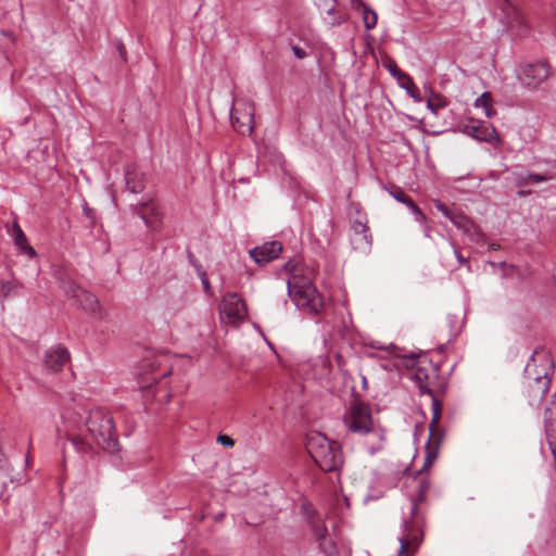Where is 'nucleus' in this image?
<instances>
[{
	"label": "nucleus",
	"mask_w": 556,
	"mask_h": 556,
	"mask_svg": "<svg viewBox=\"0 0 556 556\" xmlns=\"http://www.w3.org/2000/svg\"><path fill=\"white\" fill-rule=\"evenodd\" d=\"M65 431L68 439L78 452L86 453L88 445L74 435V431L86 427L93 442L103 450H114L117 441L113 417L104 408H94L87 412L84 408H67L62 414Z\"/></svg>",
	"instance_id": "nucleus-1"
},
{
	"label": "nucleus",
	"mask_w": 556,
	"mask_h": 556,
	"mask_svg": "<svg viewBox=\"0 0 556 556\" xmlns=\"http://www.w3.org/2000/svg\"><path fill=\"white\" fill-rule=\"evenodd\" d=\"M429 468H427V470ZM422 471H426V469L421 468L418 471V477L412 479L415 490V493L410 495L412 516L410 520H404L403 522V533L399 538L400 549L397 556H414L422 542L424 532L421 522L418 519V505L426 501L427 493L430 489V481L426 477L420 476Z\"/></svg>",
	"instance_id": "nucleus-2"
},
{
	"label": "nucleus",
	"mask_w": 556,
	"mask_h": 556,
	"mask_svg": "<svg viewBox=\"0 0 556 556\" xmlns=\"http://www.w3.org/2000/svg\"><path fill=\"white\" fill-rule=\"evenodd\" d=\"M343 424L350 433L365 438V445L370 454L382 450L386 432L376 424L369 405L353 402L343 415Z\"/></svg>",
	"instance_id": "nucleus-3"
},
{
	"label": "nucleus",
	"mask_w": 556,
	"mask_h": 556,
	"mask_svg": "<svg viewBox=\"0 0 556 556\" xmlns=\"http://www.w3.org/2000/svg\"><path fill=\"white\" fill-rule=\"evenodd\" d=\"M306 448L316 465L324 471H337L343 464L339 443L319 432L307 435Z\"/></svg>",
	"instance_id": "nucleus-4"
},
{
	"label": "nucleus",
	"mask_w": 556,
	"mask_h": 556,
	"mask_svg": "<svg viewBox=\"0 0 556 556\" xmlns=\"http://www.w3.org/2000/svg\"><path fill=\"white\" fill-rule=\"evenodd\" d=\"M288 294L294 305L309 314H319L324 307V301L315 286L305 277L293 274L287 280Z\"/></svg>",
	"instance_id": "nucleus-5"
},
{
	"label": "nucleus",
	"mask_w": 556,
	"mask_h": 556,
	"mask_svg": "<svg viewBox=\"0 0 556 556\" xmlns=\"http://www.w3.org/2000/svg\"><path fill=\"white\" fill-rule=\"evenodd\" d=\"M410 377L421 393L432 394V388L439 379V367L427 355L413 359Z\"/></svg>",
	"instance_id": "nucleus-6"
},
{
	"label": "nucleus",
	"mask_w": 556,
	"mask_h": 556,
	"mask_svg": "<svg viewBox=\"0 0 556 556\" xmlns=\"http://www.w3.org/2000/svg\"><path fill=\"white\" fill-rule=\"evenodd\" d=\"M441 419V404L432 397V418L429 425V440L426 445V455L422 464V469L430 468L435 462L439 453V443L443 438V433L438 424Z\"/></svg>",
	"instance_id": "nucleus-7"
},
{
	"label": "nucleus",
	"mask_w": 556,
	"mask_h": 556,
	"mask_svg": "<svg viewBox=\"0 0 556 556\" xmlns=\"http://www.w3.org/2000/svg\"><path fill=\"white\" fill-rule=\"evenodd\" d=\"M554 363L551 355L544 350H535L526 364L523 378L531 380H551Z\"/></svg>",
	"instance_id": "nucleus-8"
},
{
	"label": "nucleus",
	"mask_w": 556,
	"mask_h": 556,
	"mask_svg": "<svg viewBox=\"0 0 556 556\" xmlns=\"http://www.w3.org/2000/svg\"><path fill=\"white\" fill-rule=\"evenodd\" d=\"M500 10V20L511 36L522 38L529 34L528 23L511 2L503 0Z\"/></svg>",
	"instance_id": "nucleus-9"
},
{
	"label": "nucleus",
	"mask_w": 556,
	"mask_h": 556,
	"mask_svg": "<svg viewBox=\"0 0 556 556\" xmlns=\"http://www.w3.org/2000/svg\"><path fill=\"white\" fill-rule=\"evenodd\" d=\"M219 313L223 319L233 325L242 323L248 316L245 303L236 292L224 295Z\"/></svg>",
	"instance_id": "nucleus-10"
},
{
	"label": "nucleus",
	"mask_w": 556,
	"mask_h": 556,
	"mask_svg": "<svg viewBox=\"0 0 556 556\" xmlns=\"http://www.w3.org/2000/svg\"><path fill=\"white\" fill-rule=\"evenodd\" d=\"M311 531L318 543V549L324 556H340L339 549L332 536L329 534L325 522L315 516L309 518Z\"/></svg>",
	"instance_id": "nucleus-11"
},
{
	"label": "nucleus",
	"mask_w": 556,
	"mask_h": 556,
	"mask_svg": "<svg viewBox=\"0 0 556 556\" xmlns=\"http://www.w3.org/2000/svg\"><path fill=\"white\" fill-rule=\"evenodd\" d=\"M549 74V66L546 62H536L520 66L518 78L528 87L535 88L545 81Z\"/></svg>",
	"instance_id": "nucleus-12"
},
{
	"label": "nucleus",
	"mask_w": 556,
	"mask_h": 556,
	"mask_svg": "<svg viewBox=\"0 0 556 556\" xmlns=\"http://www.w3.org/2000/svg\"><path fill=\"white\" fill-rule=\"evenodd\" d=\"M61 288L63 289L66 295L75 299L76 303L79 304L84 311L91 314H96L99 312V302L97 298L90 292L81 289L79 286L71 281L63 282Z\"/></svg>",
	"instance_id": "nucleus-13"
},
{
	"label": "nucleus",
	"mask_w": 556,
	"mask_h": 556,
	"mask_svg": "<svg viewBox=\"0 0 556 556\" xmlns=\"http://www.w3.org/2000/svg\"><path fill=\"white\" fill-rule=\"evenodd\" d=\"M350 240L353 249L362 253H368L372 245V237L365 222L355 219L351 224Z\"/></svg>",
	"instance_id": "nucleus-14"
},
{
	"label": "nucleus",
	"mask_w": 556,
	"mask_h": 556,
	"mask_svg": "<svg viewBox=\"0 0 556 556\" xmlns=\"http://www.w3.org/2000/svg\"><path fill=\"white\" fill-rule=\"evenodd\" d=\"M232 127L242 135H251L254 129V108L245 103L244 109H232L230 111Z\"/></svg>",
	"instance_id": "nucleus-15"
},
{
	"label": "nucleus",
	"mask_w": 556,
	"mask_h": 556,
	"mask_svg": "<svg viewBox=\"0 0 556 556\" xmlns=\"http://www.w3.org/2000/svg\"><path fill=\"white\" fill-rule=\"evenodd\" d=\"M463 131L466 135L484 142H493L498 138L495 127L484 121L471 119L463 126Z\"/></svg>",
	"instance_id": "nucleus-16"
},
{
	"label": "nucleus",
	"mask_w": 556,
	"mask_h": 556,
	"mask_svg": "<svg viewBox=\"0 0 556 556\" xmlns=\"http://www.w3.org/2000/svg\"><path fill=\"white\" fill-rule=\"evenodd\" d=\"M136 213L140 216V218L150 230H160L162 224V213L155 202L148 201L138 204L136 207Z\"/></svg>",
	"instance_id": "nucleus-17"
},
{
	"label": "nucleus",
	"mask_w": 556,
	"mask_h": 556,
	"mask_svg": "<svg viewBox=\"0 0 556 556\" xmlns=\"http://www.w3.org/2000/svg\"><path fill=\"white\" fill-rule=\"evenodd\" d=\"M282 251L278 241L265 242L250 250L249 254L255 263L263 265L276 260Z\"/></svg>",
	"instance_id": "nucleus-18"
},
{
	"label": "nucleus",
	"mask_w": 556,
	"mask_h": 556,
	"mask_svg": "<svg viewBox=\"0 0 556 556\" xmlns=\"http://www.w3.org/2000/svg\"><path fill=\"white\" fill-rule=\"evenodd\" d=\"M451 222L463 231L472 242L484 243L485 236L478 225L464 214L453 215Z\"/></svg>",
	"instance_id": "nucleus-19"
},
{
	"label": "nucleus",
	"mask_w": 556,
	"mask_h": 556,
	"mask_svg": "<svg viewBox=\"0 0 556 556\" xmlns=\"http://www.w3.org/2000/svg\"><path fill=\"white\" fill-rule=\"evenodd\" d=\"M551 380H531L523 378V392L530 405H539L549 389Z\"/></svg>",
	"instance_id": "nucleus-20"
},
{
	"label": "nucleus",
	"mask_w": 556,
	"mask_h": 556,
	"mask_svg": "<svg viewBox=\"0 0 556 556\" xmlns=\"http://www.w3.org/2000/svg\"><path fill=\"white\" fill-rule=\"evenodd\" d=\"M70 361V352L63 346H56L46 353L45 366L48 370L56 372Z\"/></svg>",
	"instance_id": "nucleus-21"
},
{
	"label": "nucleus",
	"mask_w": 556,
	"mask_h": 556,
	"mask_svg": "<svg viewBox=\"0 0 556 556\" xmlns=\"http://www.w3.org/2000/svg\"><path fill=\"white\" fill-rule=\"evenodd\" d=\"M544 420L548 445L556 459V402L546 407Z\"/></svg>",
	"instance_id": "nucleus-22"
},
{
	"label": "nucleus",
	"mask_w": 556,
	"mask_h": 556,
	"mask_svg": "<svg viewBox=\"0 0 556 556\" xmlns=\"http://www.w3.org/2000/svg\"><path fill=\"white\" fill-rule=\"evenodd\" d=\"M125 182L128 191L139 193L144 189V175L136 165H129L125 170Z\"/></svg>",
	"instance_id": "nucleus-23"
},
{
	"label": "nucleus",
	"mask_w": 556,
	"mask_h": 556,
	"mask_svg": "<svg viewBox=\"0 0 556 556\" xmlns=\"http://www.w3.org/2000/svg\"><path fill=\"white\" fill-rule=\"evenodd\" d=\"M14 244L18 248L20 252L27 254L29 257L36 255V251L28 244L27 238L17 223H14L9 230Z\"/></svg>",
	"instance_id": "nucleus-24"
},
{
	"label": "nucleus",
	"mask_w": 556,
	"mask_h": 556,
	"mask_svg": "<svg viewBox=\"0 0 556 556\" xmlns=\"http://www.w3.org/2000/svg\"><path fill=\"white\" fill-rule=\"evenodd\" d=\"M352 5L354 9H361L363 15V22L366 29H372L377 25L378 16L376 11L370 9L362 0H353Z\"/></svg>",
	"instance_id": "nucleus-25"
},
{
	"label": "nucleus",
	"mask_w": 556,
	"mask_h": 556,
	"mask_svg": "<svg viewBox=\"0 0 556 556\" xmlns=\"http://www.w3.org/2000/svg\"><path fill=\"white\" fill-rule=\"evenodd\" d=\"M151 367V377L144 378L143 375H141V380L139 383L141 384V388L150 387L153 383H156L159 380L169 376L172 374V369H165L161 372L155 371V365L153 363L150 364Z\"/></svg>",
	"instance_id": "nucleus-26"
},
{
	"label": "nucleus",
	"mask_w": 556,
	"mask_h": 556,
	"mask_svg": "<svg viewBox=\"0 0 556 556\" xmlns=\"http://www.w3.org/2000/svg\"><path fill=\"white\" fill-rule=\"evenodd\" d=\"M475 106L483 109L485 116L489 118L493 117L496 113L492 106V97L489 92H483L478 97L475 101Z\"/></svg>",
	"instance_id": "nucleus-27"
},
{
	"label": "nucleus",
	"mask_w": 556,
	"mask_h": 556,
	"mask_svg": "<svg viewBox=\"0 0 556 556\" xmlns=\"http://www.w3.org/2000/svg\"><path fill=\"white\" fill-rule=\"evenodd\" d=\"M446 105V100L439 94L432 93L431 98L427 101V106L433 114H438L439 110L445 108Z\"/></svg>",
	"instance_id": "nucleus-28"
},
{
	"label": "nucleus",
	"mask_w": 556,
	"mask_h": 556,
	"mask_svg": "<svg viewBox=\"0 0 556 556\" xmlns=\"http://www.w3.org/2000/svg\"><path fill=\"white\" fill-rule=\"evenodd\" d=\"M388 70L390 72V74L396 78L397 80H401V79H404V80H407L409 83V85L416 89V85L414 84L412 77L407 74H405L404 72H402L397 65L395 63H391L388 65Z\"/></svg>",
	"instance_id": "nucleus-29"
},
{
	"label": "nucleus",
	"mask_w": 556,
	"mask_h": 556,
	"mask_svg": "<svg viewBox=\"0 0 556 556\" xmlns=\"http://www.w3.org/2000/svg\"><path fill=\"white\" fill-rule=\"evenodd\" d=\"M446 323L448 327L451 328L452 337H456L458 332L460 331V327L458 325V320L455 316H447Z\"/></svg>",
	"instance_id": "nucleus-30"
},
{
	"label": "nucleus",
	"mask_w": 556,
	"mask_h": 556,
	"mask_svg": "<svg viewBox=\"0 0 556 556\" xmlns=\"http://www.w3.org/2000/svg\"><path fill=\"white\" fill-rule=\"evenodd\" d=\"M390 194L399 202L406 204L407 200L410 198L405 194V192L401 188H395L394 190L390 191Z\"/></svg>",
	"instance_id": "nucleus-31"
},
{
	"label": "nucleus",
	"mask_w": 556,
	"mask_h": 556,
	"mask_svg": "<svg viewBox=\"0 0 556 556\" xmlns=\"http://www.w3.org/2000/svg\"><path fill=\"white\" fill-rule=\"evenodd\" d=\"M402 88H404L413 98H417L418 89H414L407 80H399Z\"/></svg>",
	"instance_id": "nucleus-32"
},
{
	"label": "nucleus",
	"mask_w": 556,
	"mask_h": 556,
	"mask_svg": "<svg viewBox=\"0 0 556 556\" xmlns=\"http://www.w3.org/2000/svg\"><path fill=\"white\" fill-rule=\"evenodd\" d=\"M548 179L547 176L539 175V174H529L527 177V181L530 184H539L546 181Z\"/></svg>",
	"instance_id": "nucleus-33"
},
{
	"label": "nucleus",
	"mask_w": 556,
	"mask_h": 556,
	"mask_svg": "<svg viewBox=\"0 0 556 556\" xmlns=\"http://www.w3.org/2000/svg\"><path fill=\"white\" fill-rule=\"evenodd\" d=\"M435 207L438 211H440L445 217H447L451 220V217L455 215L452 213L442 202L438 201L435 203Z\"/></svg>",
	"instance_id": "nucleus-34"
},
{
	"label": "nucleus",
	"mask_w": 556,
	"mask_h": 556,
	"mask_svg": "<svg viewBox=\"0 0 556 556\" xmlns=\"http://www.w3.org/2000/svg\"><path fill=\"white\" fill-rule=\"evenodd\" d=\"M217 441L226 447H232L235 444V441L230 437L225 434L218 435Z\"/></svg>",
	"instance_id": "nucleus-35"
},
{
	"label": "nucleus",
	"mask_w": 556,
	"mask_h": 556,
	"mask_svg": "<svg viewBox=\"0 0 556 556\" xmlns=\"http://www.w3.org/2000/svg\"><path fill=\"white\" fill-rule=\"evenodd\" d=\"M291 49H292L294 56L299 60H302V59L306 58V55H307L305 49H303L299 46H292Z\"/></svg>",
	"instance_id": "nucleus-36"
},
{
	"label": "nucleus",
	"mask_w": 556,
	"mask_h": 556,
	"mask_svg": "<svg viewBox=\"0 0 556 556\" xmlns=\"http://www.w3.org/2000/svg\"><path fill=\"white\" fill-rule=\"evenodd\" d=\"M452 247L454 249V254H455L458 263L460 265L466 264L467 263V258L462 255V253L459 252L458 248L454 243H452Z\"/></svg>",
	"instance_id": "nucleus-37"
},
{
	"label": "nucleus",
	"mask_w": 556,
	"mask_h": 556,
	"mask_svg": "<svg viewBox=\"0 0 556 556\" xmlns=\"http://www.w3.org/2000/svg\"><path fill=\"white\" fill-rule=\"evenodd\" d=\"M406 205L414 215L419 214L420 208L415 204V202L412 199L407 200Z\"/></svg>",
	"instance_id": "nucleus-38"
},
{
	"label": "nucleus",
	"mask_w": 556,
	"mask_h": 556,
	"mask_svg": "<svg viewBox=\"0 0 556 556\" xmlns=\"http://www.w3.org/2000/svg\"><path fill=\"white\" fill-rule=\"evenodd\" d=\"M406 205L414 215L419 214L420 208L415 204V202L412 199L407 200Z\"/></svg>",
	"instance_id": "nucleus-39"
},
{
	"label": "nucleus",
	"mask_w": 556,
	"mask_h": 556,
	"mask_svg": "<svg viewBox=\"0 0 556 556\" xmlns=\"http://www.w3.org/2000/svg\"><path fill=\"white\" fill-rule=\"evenodd\" d=\"M406 205L414 215L419 214L420 208L415 204V202L412 199L407 200Z\"/></svg>",
	"instance_id": "nucleus-40"
},
{
	"label": "nucleus",
	"mask_w": 556,
	"mask_h": 556,
	"mask_svg": "<svg viewBox=\"0 0 556 556\" xmlns=\"http://www.w3.org/2000/svg\"><path fill=\"white\" fill-rule=\"evenodd\" d=\"M11 289H12V285H11V282L5 281V282H1V283H0V291H1L2 293H4L5 295H7V294H9V292L11 291Z\"/></svg>",
	"instance_id": "nucleus-41"
},
{
	"label": "nucleus",
	"mask_w": 556,
	"mask_h": 556,
	"mask_svg": "<svg viewBox=\"0 0 556 556\" xmlns=\"http://www.w3.org/2000/svg\"><path fill=\"white\" fill-rule=\"evenodd\" d=\"M326 2H330V4L327 7L326 11L328 14H332L334 12V2L336 0H325Z\"/></svg>",
	"instance_id": "nucleus-42"
},
{
	"label": "nucleus",
	"mask_w": 556,
	"mask_h": 556,
	"mask_svg": "<svg viewBox=\"0 0 556 556\" xmlns=\"http://www.w3.org/2000/svg\"><path fill=\"white\" fill-rule=\"evenodd\" d=\"M415 219L417 222H419V223H425L426 222V216H425V214L421 211H419V214L415 215Z\"/></svg>",
	"instance_id": "nucleus-43"
},
{
	"label": "nucleus",
	"mask_w": 556,
	"mask_h": 556,
	"mask_svg": "<svg viewBox=\"0 0 556 556\" xmlns=\"http://www.w3.org/2000/svg\"><path fill=\"white\" fill-rule=\"evenodd\" d=\"M285 269H286L287 271H291V273H293V271L295 270V266H294V265H291V263H290V262H288V263H286V265H285Z\"/></svg>",
	"instance_id": "nucleus-44"
},
{
	"label": "nucleus",
	"mask_w": 556,
	"mask_h": 556,
	"mask_svg": "<svg viewBox=\"0 0 556 556\" xmlns=\"http://www.w3.org/2000/svg\"><path fill=\"white\" fill-rule=\"evenodd\" d=\"M118 50H119L121 56L124 59L125 54H126V51H125V47L123 46V43L118 45Z\"/></svg>",
	"instance_id": "nucleus-45"
},
{
	"label": "nucleus",
	"mask_w": 556,
	"mask_h": 556,
	"mask_svg": "<svg viewBox=\"0 0 556 556\" xmlns=\"http://www.w3.org/2000/svg\"><path fill=\"white\" fill-rule=\"evenodd\" d=\"M500 245L497 243H491L489 244V250H497Z\"/></svg>",
	"instance_id": "nucleus-46"
},
{
	"label": "nucleus",
	"mask_w": 556,
	"mask_h": 556,
	"mask_svg": "<svg viewBox=\"0 0 556 556\" xmlns=\"http://www.w3.org/2000/svg\"><path fill=\"white\" fill-rule=\"evenodd\" d=\"M202 282H203V286H204L205 289H207L210 287V283H208L207 279L202 278Z\"/></svg>",
	"instance_id": "nucleus-47"
},
{
	"label": "nucleus",
	"mask_w": 556,
	"mask_h": 556,
	"mask_svg": "<svg viewBox=\"0 0 556 556\" xmlns=\"http://www.w3.org/2000/svg\"><path fill=\"white\" fill-rule=\"evenodd\" d=\"M342 21H343V20H342L341 17H339V18H333V21H332V23H331V24H332V25H334V24H340Z\"/></svg>",
	"instance_id": "nucleus-48"
},
{
	"label": "nucleus",
	"mask_w": 556,
	"mask_h": 556,
	"mask_svg": "<svg viewBox=\"0 0 556 556\" xmlns=\"http://www.w3.org/2000/svg\"><path fill=\"white\" fill-rule=\"evenodd\" d=\"M151 363H153L155 365V367L160 366V363H156V362H150L149 364H144V366H148L151 369V367H150Z\"/></svg>",
	"instance_id": "nucleus-49"
},
{
	"label": "nucleus",
	"mask_w": 556,
	"mask_h": 556,
	"mask_svg": "<svg viewBox=\"0 0 556 556\" xmlns=\"http://www.w3.org/2000/svg\"><path fill=\"white\" fill-rule=\"evenodd\" d=\"M425 235H426V237H430V232H429L428 228H426Z\"/></svg>",
	"instance_id": "nucleus-50"
}]
</instances>
